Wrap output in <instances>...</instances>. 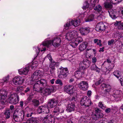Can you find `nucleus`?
<instances>
[{
	"instance_id": "nucleus-1",
	"label": "nucleus",
	"mask_w": 123,
	"mask_h": 123,
	"mask_svg": "<svg viewBox=\"0 0 123 123\" xmlns=\"http://www.w3.org/2000/svg\"><path fill=\"white\" fill-rule=\"evenodd\" d=\"M61 42V38H55L52 41L51 40L45 41L43 42L42 44L44 46L49 47L53 45L54 47H58L60 45Z\"/></svg>"
},
{
	"instance_id": "nucleus-2",
	"label": "nucleus",
	"mask_w": 123,
	"mask_h": 123,
	"mask_svg": "<svg viewBox=\"0 0 123 123\" xmlns=\"http://www.w3.org/2000/svg\"><path fill=\"white\" fill-rule=\"evenodd\" d=\"M19 115L20 116L21 120H25L26 118V117H31L33 114L32 110L28 107H27L24 111H21L19 112Z\"/></svg>"
},
{
	"instance_id": "nucleus-3",
	"label": "nucleus",
	"mask_w": 123,
	"mask_h": 123,
	"mask_svg": "<svg viewBox=\"0 0 123 123\" xmlns=\"http://www.w3.org/2000/svg\"><path fill=\"white\" fill-rule=\"evenodd\" d=\"M19 99V98L18 94L15 93L10 95L8 100L10 103L16 104L18 103Z\"/></svg>"
},
{
	"instance_id": "nucleus-4",
	"label": "nucleus",
	"mask_w": 123,
	"mask_h": 123,
	"mask_svg": "<svg viewBox=\"0 0 123 123\" xmlns=\"http://www.w3.org/2000/svg\"><path fill=\"white\" fill-rule=\"evenodd\" d=\"M78 32L75 30L69 31L66 35V38L68 41H71L75 38L77 37Z\"/></svg>"
},
{
	"instance_id": "nucleus-5",
	"label": "nucleus",
	"mask_w": 123,
	"mask_h": 123,
	"mask_svg": "<svg viewBox=\"0 0 123 123\" xmlns=\"http://www.w3.org/2000/svg\"><path fill=\"white\" fill-rule=\"evenodd\" d=\"M80 21L79 19L74 20V21L70 20L66 24L65 26L66 29H68V27L70 26L73 25L75 27H77L80 24Z\"/></svg>"
},
{
	"instance_id": "nucleus-6",
	"label": "nucleus",
	"mask_w": 123,
	"mask_h": 123,
	"mask_svg": "<svg viewBox=\"0 0 123 123\" xmlns=\"http://www.w3.org/2000/svg\"><path fill=\"white\" fill-rule=\"evenodd\" d=\"M43 72L40 70H37L32 75L31 77L33 81H36L39 79L43 76Z\"/></svg>"
},
{
	"instance_id": "nucleus-7",
	"label": "nucleus",
	"mask_w": 123,
	"mask_h": 123,
	"mask_svg": "<svg viewBox=\"0 0 123 123\" xmlns=\"http://www.w3.org/2000/svg\"><path fill=\"white\" fill-rule=\"evenodd\" d=\"M43 123H54V117L51 115H48L44 118H42Z\"/></svg>"
},
{
	"instance_id": "nucleus-8",
	"label": "nucleus",
	"mask_w": 123,
	"mask_h": 123,
	"mask_svg": "<svg viewBox=\"0 0 123 123\" xmlns=\"http://www.w3.org/2000/svg\"><path fill=\"white\" fill-rule=\"evenodd\" d=\"M71 41L70 43V45L73 47L75 48L79 43L82 41L83 39L82 38L78 36L77 37L74 38Z\"/></svg>"
},
{
	"instance_id": "nucleus-9",
	"label": "nucleus",
	"mask_w": 123,
	"mask_h": 123,
	"mask_svg": "<svg viewBox=\"0 0 123 123\" xmlns=\"http://www.w3.org/2000/svg\"><path fill=\"white\" fill-rule=\"evenodd\" d=\"M80 103L82 105H84L86 107H89L92 103L91 100L87 98L86 97H85L82 98Z\"/></svg>"
},
{
	"instance_id": "nucleus-10",
	"label": "nucleus",
	"mask_w": 123,
	"mask_h": 123,
	"mask_svg": "<svg viewBox=\"0 0 123 123\" xmlns=\"http://www.w3.org/2000/svg\"><path fill=\"white\" fill-rule=\"evenodd\" d=\"M61 70L58 76L60 78H63L66 77L68 74V71L66 68L61 67L60 68Z\"/></svg>"
},
{
	"instance_id": "nucleus-11",
	"label": "nucleus",
	"mask_w": 123,
	"mask_h": 123,
	"mask_svg": "<svg viewBox=\"0 0 123 123\" xmlns=\"http://www.w3.org/2000/svg\"><path fill=\"white\" fill-rule=\"evenodd\" d=\"M24 81L23 77L20 76L15 77L13 79L12 81L14 85L17 86L20 85Z\"/></svg>"
},
{
	"instance_id": "nucleus-12",
	"label": "nucleus",
	"mask_w": 123,
	"mask_h": 123,
	"mask_svg": "<svg viewBox=\"0 0 123 123\" xmlns=\"http://www.w3.org/2000/svg\"><path fill=\"white\" fill-rule=\"evenodd\" d=\"M91 62L89 61L85 60L81 62L79 64L80 69L83 70L84 69L87 68L90 65Z\"/></svg>"
},
{
	"instance_id": "nucleus-13",
	"label": "nucleus",
	"mask_w": 123,
	"mask_h": 123,
	"mask_svg": "<svg viewBox=\"0 0 123 123\" xmlns=\"http://www.w3.org/2000/svg\"><path fill=\"white\" fill-rule=\"evenodd\" d=\"M78 86L80 90L84 91L87 90L89 87L87 82L85 81H81L78 84Z\"/></svg>"
},
{
	"instance_id": "nucleus-14",
	"label": "nucleus",
	"mask_w": 123,
	"mask_h": 123,
	"mask_svg": "<svg viewBox=\"0 0 123 123\" xmlns=\"http://www.w3.org/2000/svg\"><path fill=\"white\" fill-rule=\"evenodd\" d=\"M105 29V25L102 22H100L98 24L95 28L96 30L100 32L104 31Z\"/></svg>"
},
{
	"instance_id": "nucleus-15",
	"label": "nucleus",
	"mask_w": 123,
	"mask_h": 123,
	"mask_svg": "<svg viewBox=\"0 0 123 123\" xmlns=\"http://www.w3.org/2000/svg\"><path fill=\"white\" fill-rule=\"evenodd\" d=\"M38 112L39 113L42 112L45 113H48L49 112V109L46 105L41 106L38 109Z\"/></svg>"
},
{
	"instance_id": "nucleus-16",
	"label": "nucleus",
	"mask_w": 123,
	"mask_h": 123,
	"mask_svg": "<svg viewBox=\"0 0 123 123\" xmlns=\"http://www.w3.org/2000/svg\"><path fill=\"white\" fill-rule=\"evenodd\" d=\"M54 90V87L52 86L48 88L45 89L42 93V94L44 96H46L50 94L51 93L53 92Z\"/></svg>"
},
{
	"instance_id": "nucleus-17",
	"label": "nucleus",
	"mask_w": 123,
	"mask_h": 123,
	"mask_svg": "<svg viewBox=\"0 0 123 123\" xmlns=\"http://www.w3.org/2000/svg\"><path fill=\"white\" fill-rule=\"evenodd\" d=\"M102 89H104V88L105 89L103 91V93L104 94L106 95L109 93L111 91V86L105 83H103L101 85Z\"/></svg>"
},
{
	"instance_id": "nucleus-18",
	"label": "nucleus",
	"mask_w": 123,
	"mask_h": 123,
	"mask_svg": "<svg viewBox=\"0 0 123 123\" xmlns=\"http://www.w3.org/2000/svg\"><path fill=\"white\" fill-rule=\"evenodd\" d=\"M64 88L65 91L68 93L72 94L74 92V87L72 85H67L65 86Z\"/></svg>"
},
{
	"instance_id": "nucleus-19",
	"label": "nucleus",
	"mask_w": 123,
	"mask_h": 123,
	"mask_svg": "<svg viewBox=\"0 0 123 123\" xmlns=\"http://www.w3.org/2000/svg\"><path fill=\"white\" fill-rule=\"evenodd\" d=\"M58 102V100L53 98L49 100L48 103V105L50 108H52L56 105Z\"/></svg>"
},
{
	"instance_id": "nucleus-20",
	"label": "nucleus",
	"mask_w": 123,
	"mask_h": 123,
	"mask_svg": "<svg viewBox=\"0 0 123 123\" xmlns=\"http://www.w3.org/2000/svg\"><path fill=\"white\" fill-rule=\"evenodd\" d=\"M4 92L5 93V94L2 93L0 95V102L3 104L6 102V98L7 94V92L6 91H4Z\"/></svg>"
},
{
	"instance_id": "nucleus-21",
	"label": "nucleus",
	"mask_w": 123,
	"mask_h": 123,
	"mask_svg": "<svg viewBox=\"0 0 123 123\" xmlns=\"http://www.w3.org/2000/svg\"><path fill=\"white\" fill-rule=\"evenodd\" d=\"M29 68V67L28 66L19 69L18 70L19 73L20 74L26 75L28 73Z\"/></svg>"
},
{
	"instance_id": "nucleus-22",
	"label": "nucleus",
	"mask_w": 123,
	"mask_h": 123,
	"mask_svg": "<svg viewBox=\"0 0 123 123\" xmlns=\"http://www.w3.org/2000/svg\"><path fill=\"white\" fill-rule=\"evenodd\" d=\"M64 111V110L61 108H60L58 107H56L55 108L53 111L52 114L54 115H57L59 113H62Z\"/></svg>"
},
{
	"instance_id": "nucleus-23",
	"label": "nucleus",
	"mask_w": 123,
	"mask_h": 123,
	"mask_svg": "<svg viewBox=\"0 0 123 123\" xmlns=\"http://www.w3.org/2000/svg\"><path fill=\"white\" fill-rule=\"evenodd\" d=\"M75 107V105L74 104L71 102L68 104L67 111L68 112H70L74 110Z\"/></svg>"
},
{
	"instance_id": "nucleus-24",
	"label": "nucleus",
	"mask_w": 123,
	"mask_h": 123,
	"mask_svg": "<svg viewBox=\"0 0 123 123\" xmlns=\"http://www.w3.org/2000/svg\"><path fill=\"white\" fill-rule=\"evenodd\" d=\"M90 28L88 27H82L80 29V31L81 34L82 35H84L90 32Z\"/></svg>"
},
{
	"instance_id": "nucleus-25",
	"label": "nucleus",
	"mask_w": 123,
	"mask_h": 123,
	"mask_svg": "<svg viewBox=\"0 0 123 123\" xmlns=\"http://www.w3.org/2000/svg\"><path fill=\"white\" fill-rule=\"evenodd\" d=\"M34 90L35 91H38L43 89V87L41 86V85L37 82V81L34 84L33 86Z\"/></svg>"
},
{
	"instance_id": "nucleus-26",
	"label": "nucleus",
	"mask_w": 123,
	"mask_h": 123,
	"mask_svg": "<svg viewBox=\"0 0 123 123\" xmlns=\"http://www.w3.org/2000/svg\"><path fill=\"white\" fill-rule=\"evenodd\" d=\"M87 43L86 42H83L79 46V50L81 51L85 50L87 47Z\"/></svg>"
},
{
	"instance_id": "nucleus-27",
	"label": "nucleus",
	"mask_w": 123,
	"mask_h": 123,
	"mask_svg": "<svg viewBox=\"0 0 123 123\" xmlns=\"http://www.w3.org/2000/svg\"><path fill=\"white\" fill-rule=\"evenodd\" d=\"M37 82L41 85V86L43 87V88L44 87L47 85V81L44 79H42L38 80Z\"/></svg>"
},
{
	"instance_id": "nucleus-28",
	"label": "nucleus",
	"mask_w": 123,
	"mask_h": 123,
	"mask_svg": "<svg viewBox=\"0 0 123 123\" xmlns=\"http://www.w3.org/2000/svg\"><path fill=\"white\" fill-rule=\"evenodd\" d=\"M38 123L37 120L36 118H32L27 120L25 123Z\"/></svg>"
},
{
	"instance_id": "nucleus-29",
	"label": "nucleus",
	"mask_w": 123,
	"mask_h": 123,
	"mask_svg": "<svg viewBox=\"0 0 123 123\" xmlns=\"http://www.w3.org/2000/svg\"><path fill=\"white\" fill-rule=\"evenodd\" d=\"M84 74V72L80 70H78L75 73V76L78 78H80Z\"/></svg>"
},
{
	"instance_id": "nucleus-30",
	"label": "nucleus",
	"mask_w": 123,
	"mask_h": 123,
	"mask_svg": "<svg viewBox=\"0 0 123 123\" xmlns=\"http://www.w3.org/2000/svg\"><path fill=\"white\" fill-rule=\"evenodd\" d=\"M92 117V119L94 120H97L99 117L102 118L103 117L102 115H100L96 113H92L91 115Z\"/></svg>"
},
{
	"instance_id": "nucleus-31",
	"label": "nucleus",
	"mask_w": 123,
	"mask_h": 123,
	"mask_svg": "<svg viewBox=\"0 0 123 123\" xmlns=\"http://www.w3.org/2000/svg\"><path fill=\"white\" fill-rule=\"evenodd\" d=\"M6 118H9L10 116V110L9 109H6L4 113Z\"/></svg>"
},
{
	"instance_id": "nucleus-32",
	"label": "nucleus",
	"mask_w": 123,
	"mask_h": 123,
	"mask_svg": "<svg viewBox=\"0 0 123 123\" xmlns=\"http://www.w3.org/2000/svg\"><path fill=\"white\" fill-rule=\"evenodd\" d=\"M94 15H91L88 17L86 19V22H88L93 21L94 19Z\"/></svg>"
},
{
	"instance_id": "nucleus-33",
	"label": "nucleus",
	"mask_w": 123,
	"mask_h": 123,
	"mask_svg": "<svg viewBox=\"0 0 123 123\" xmlns=\"http://www.w3.org/2000/svg\"><path fill=\"white\" fill-rule=\"evenodd\" d=\"M102 6L100 5H99L94 8V9L96 11L99 12H102Z\"/></svg>"
},
{
	"instance_id": "nucleus-34",
	"label": "nucleus",
	"mask_w": 123,
	"mask_h": 123,
	"mask_svg": "<svg viewBox=\"0 0 123 123\" xmlns=\"http://www.w3.org/2000/svg\"><path fill=\"white\" fill-rule=\"evenodd\" d=\"M104 4V6L106 8L109 9H111L112 7V5L110 3L107 2H105Z\"/></svg>"
},
{
	"instance_id": "nucleus-35",
	"label": "nucleus",
	"mask_w": 123,
	"mask_h": 123,
	"mask_svg": "<svg viewBox=\"0 0 123 123\" xmlns=\"http://www.w3.org/2000/svg\"><path fill=\"white\" fill-rule=\"evenodd\" d=\"M17 110L18 109H17L16 111H15L13 115V119L16 122H18L20 121L19 119V117L17 115V114L16 113V112L17 111Z\"/></svg>"
},
{
	"instance_id": "nucleus-36",
	"label": "nucleus",
	"mask_w": 123,
	"mask_h": 123,
	"mask_svg": "<svg viewBox=\"0 0 123 123\" xmlns=\"http://www.w3.org/2000/svg\"><path fill=\"white\" fill-rule=\"evenodd\" d=\"M120 72L118 71H117L113 72V74L118 79H119L121 77Z\"/></svg>"
},
{
	"instance_id": "nucleus-37",
	"label": "nucleus",
	"mask_w": 123,
	"mask_h": 123,
	"mask_svg": "<svg viewBox=\"0 0 123 123\" xmlns=\"http://www.w3.org/2000/svg\"><path fill=\"white\" fill-rule=\"evenodd\" d=\"M32 102L33 105L35 106H37L39 104V101L36 99L32 100Z\"/></svg>"
},
{
	"instance_id": "nucleus-38",
	"label": "nucleus",
	"mask_w": 123,
	"mask_h": 123,
	"mask_svg": "<svg viewBox=\"0 0 123 123\" xmlns=\"http://www.w3.org/2000/svg\"><path fill=\"white\" fill-rule=\"evenodd\" d=\"M122 0H111V2L114 5L120 3Z\"/></svg>"
},
{
	"instance_id": "nucleus-39",
	"label": "nucleus",
	"mask_w": 123,
	"mask_h": 123,
	"mask_svg": "<svg viewBox=\"0 0 123 123\" xmlns=\"http://www.w3.org/2000/svg\"><path fill=\"white\" fill-rule=\"evenodd\" d=\"M95 113L100 115H102V117L103 116V114L102 113L100 112V110L99 109L97 108H95Z\"/></svg>"
},
{
	"instance_id": "nucleus-40",
	"label": "nucleus",
	"mask_w": 123,
	"mask_h": 123,
	"mask_svg": "<svg viewBox=\"0 0 123 123\" xmlns=\"http://www.w3.org/2000/svg\"><path fill=\"white\" fill-rule=\"evenodd\" d=\"M89 6V4L87 3V1H86L84 3V6L82 7V8L84 10H85Z\"/></svg>"
},
{
	"instance_id": "nucleus-41",
	"label": "nucleus",
	"mask_w": 123,
	"mask_h": 123,
	"mask_svg": "<svg viewBox=\"0 0 123 123\" xmlns=\"http://www.w3.org/2000/svg\"><path fill=\"white\" fill-rule=\"evenodd\" d=\"M8 77H7L5 78H4L3 79L0 80V81L1 82L0 83V84L6 82L8 81Z\"/></svg>"
},
{
	"instance_id": "nucleus-42",
	"label": "nucleus",
	"mask_w": 123,
	"mask_h": 123,
	"mask_svg": "<svg viewBox=\"0 0 123 123\" xmlns=\"http://www.w3.org/2000/svg\"><path fill=\"white\" fill-rule=\"evenodd\" d=\"M110 16L112 17V16H114V12L113 10L111 9H109L108 11Z\"/></svg>"
},
{
	"instance_id": "nucleus-43",
	"label": "nucleus",
	"mask_w": 123,
	"mask_h": 123,
	"mask_svg": "<svg viewBox=\"0 0 123 123\" xmlns=\"http://www.w3.org/2000/svg\"><path fill=\"white\" fill-rule=\"evenodd\" d=\"M56 64V63L55 62H52L51 61V62L50 63L49 66V67L50 68H55V65Z\"/></svg>"
},
{
	"instance_id": "nucleus-44",
	"label": "nucleus",
	"mask_w": 123,
	"mask_h": 123,
	"mask_svg": "<svg viewBox=\"0 0 123 123\" xmlns=\"http://www.w3.org/2000/svg\"><path fill=\"white\" fill-rule=\"evenodd\" d=\"M55 83L57 84H59L61 86H62L63 85V83L62 81L60 80L59 79H58L55 81Z\"/></svg>"
},
{
	"instance_id": "nucleus-45",
	"label": "nucleus",
	"mask_w": 123,
	"mask_h": 123,
	"mask_svg": "<svg viewBox=\"0 0 123 123\" xmlns=\"http://www.w3.org/2000/svg\"><path fill=\"white\" fill-rule=\"evenodd\" d=\"M98 105L99 107L103 109H105V107L104 106L102 102H100L98 103Z\"/></svg>"
},
{
	"instance_id": "nucleus-46",
	"label": "nucleus",
	"mask_w": 123,
	"mask_h": 123,
	"mask_svg": "<svg viewBox=\"0 0 123 123\" xmlns=\"http://www.w3.org/2000/svg\"><path fill=\"white\" fill-rule=\"evenodd\" d=\"M50 72L51 74H54L55 72V68H50Z\"/></svg>"
},
{
	"instance_id": "nucleus-47",
	"label": "nucleus",
	"mask_w": 123,
	"mask_h": 123,
	"mask_svg": "<svg viewBox=\"0 0 123 123\" xmlns=\"http://www.w3.org/2000/svg\"><path fill=\"white\" fill-rule=\"evenodd\" d=\"M17 92H18L23 90V88L22 87L19 86L17 88Z\"/></svg>"
},
{
	"instance_id": "nucleus-48",
	"label": "nucleus",
	"mask_w": 123,
	"mask_h": 123,
	"mask_svg": "<svg viewBox=\"0 0 123 123\" xmlns=\"http://www.w3.org/2000/svg\"><path fill=\"white\" fill-rule=\"evenodd\" d=\"M114 42V40L113 39H112L110 40H109L108 42V43L109 45H111L113 44Z\"/></svg>"
},
{
	"instance_id": "nucleus-49",
	"label": "nucleus",
	"mask_w": 123,
	"mask_h": 123,
	"mask_svg": "<svg viewBox=\"0 0 123 123\" xmlns=\"http://www.w3.org/2000/svg\"><path fill=\"white\" fill-rule=\"evenodd\" d=\"M118 28L120 29L123 30V23H121L118 26Z\"/></svg>"
},
{
	"instance_id": "nucleus-50",
	"label": "nucleus",
	"mask_w": 123,
	"mask_h": 123,
	"mask_svg": "<svg viewBox=\"0 0 123 123\" xmlns=\"http://www.w3.org/2000/svg\"><path fill=\"white\" fill-rule=\"evenodd\" d=\"M100 69L98 67H97V66L96 67L95 70L94 71H95L96 72L99 73L100 72Z\"/></svg>"
},
{
	"instance_id": "nucleus-51",
	"label": "nucleus",
	"mask_w": 123,
	"mask_h": 123,
	"mask_svg": "<svg viewBox=\"0 0 123 123\" xmlns=\"http://www.w3.org/2000/svg\"><path fill=\"white\" fill-rule=\"evenodd\" d=\"M97 66L95 64H94L92 65L91 67V69L92 70H95V69Z\"/></svg>"
},
{
	"instance_id": "nucleus-52",
	"label": "nucleus",
	"mask_w": 123,
	"mask_h": 123,
	"mask_svg": "<svg viewBox=\"0 0 123 123\" xmlns=\"http://www.w3.org/2000/svg\"><path fill=\"white\" fill-rule=\"evenodd\" d=\"M121 91L119 90H116L114 91L115 94L116 95H119L121 93Z\"/></svg>"
},
{
	"instance_id": "nucleus-53",
	"label": "nucleus",
	"mask_w": 123,
	"mask_h": 123,
	"mask_svg": "<svg viewBox=\"0 0 123 123\" xmlns=\"http://www.w3.org/2000/svg\"><path fill=\"white\" fill-rule=\"evenodd\" d=\"M35 51H36V53L37 55H38L40 51V49L39 48L37 47H35Z\"/></svg>"
},
{
	"instance_id": "nucleus-54",
	"label": "nucleus",
	"mask_w": 123,
	"mask_h": 123,
	"mask_svg": "<svg viewBox=\"0 0 123 123\" xmlns=\"http://www.w3.org/2000/svg\"><path fill=\"white\" fill-rule=\"evenodd\" d=\"M31 88L30 87H28L26 88V89L25 90V92L27 93L30 91Z\"/></svg>"
},
{
	"instance_id": "nucleus-55",
	"label": "nucleus",
	"mask_w": 123,
	"mask_h": 123,
	"mask_svg": "<svg viewBox=\"0 0 123 123\" xmlns=\"http://www.w3.org/2000/svg\"><path fill=\"white\" fill-rule=\"evenodd\" d=\"M47 58L49 59L50 61H52V58L50 54H48L47 55Z\"/></svg>"
},
{
	"instance_id": "nucleus-56",
	"label": "nucleus",
	"mask_w": 123,
	"mask_h": 123,
	"mask_svg": "<svg viewBox=\"0 0 123 123\" xmlns=\"http://www.w3.org/2000/svg\"><path fill=\"white\" fill-rule=\"evenodd\" d=\"M97 61L96 58L95 57H93L92 58V62L93 63H95Z\"/></svg>"
},
{
	"instance_id": "nucleus-57",
	"label": "nucleus",
	"mask_w": 123,
	"mask_h": 123,
	"mask_svg": "<svg viewBox=\"0 0 123 123\" xmlns=\"http://www.w3.org/2000/svg\"><path fill=\"white\" fill-rule=\"evenodd\" d=\"M102 81L101 80H98V81H97L95 83V84L97 85H99L101 83Z\"/></svg>"
},
{
	"instance_id": "nucleus-58",
	"label": "nucleus",
	"mask_w": 123,
	"mask_h": 123,
	"mask_svg": "<svg viewBox=\"0 0 123 123\" xmlns=\"http://www.w3.org/2000/svg\"><path fill=\"white\" fill-rule=\"evenodd\" d=\"M111 110V109L110 108H108L107 109H106L105 110V112L107 113H109L110 111Z\"/></svg>"
},
{
	"instance_id": "nucleus-59",
	"label": "nucleus",
	"mask_w": 123,
	"mask_h": 123,
	"mask_svg": "<svg viewBox=\"0 0 123 123\" xmlns=\"http://www.w3.org/2000/svg\"><path fill=\"white\" fill-rule=\"evenodd\" d=\"M19 105L22 108L23 107V101H21L19 102Z\"/></svg>"
},
{
	"instance_id": "nucleus-60",
	"label": "nucleus",
	"mask_w": 123,
	"mask_h": 123,
	"mask_svg": "<svg viewBox=\"0 0 123 123\" xmlns=\"http://www.w3.org/2000/svg\"><path fill=\"white\" fill-rule=\"evenodd\" d=\"M114 64H111V65L109 66V68L110 69H111L114 67Z\"/></svg>"
},
{
	"instance_id": "nucleus-61",
	"label": "nucleus",
	"mask_w": 123,
	"mask_h": 123,
	"mask_svg": "<svg viewBox=\"0 0 123 123\" xmlns=\"http://www.w3.org/2000/svg\"><path fill=\"white\" fill-rule=\"evenodd\" d=\"M92 92L91 91H87V94L88 96V97H90L91 96V95Z\"/></svg>"
},
{
	"instance_id": "nucleus-62",
	"label": "nucleus",
	"mask_w": 123,
	"mask_h": 123,
	"mask_svg": "<svg viewBox=\"0 0 123 123\" xmlns=\"http://www.w3.org/2000/svg\"><path fill=\"white\" fill-rule=\"evenodd\" d=\"M122 86H123V80L120 77L119 80Z\"/></svg>"
},
{
	"instance_id": "nucleus-63",
	"label": "nucleus",
	"mask_w": 123,
	"mask_h": 123,
	"mask_svg": "<svg viewBox=\"0 0 123 123\" xmlns=\"http://www.w3.org/2000/svg\"><path fill=\"white\" fill-rule=\"evenodd\" d=\"M121 24L120 22H116L114 24V25L116 26H118L119 25Z\"/></svg>"
},
{
	"instance_id": "nucleus-64",
	"label": "nucleus",
	"mask_w": 123,
	"mask_h": 123,
	"mask_svg": "<svg viewBox=\"0 0 123 123\" xmlns=\"http://www.w3.org/2000/svg\"><path fill=\"white\" fill-rule=\"evenodd\" d=\"M97 0H91L90 2L93 5L96 2Z\"/></svg>"
}]
</instances>
